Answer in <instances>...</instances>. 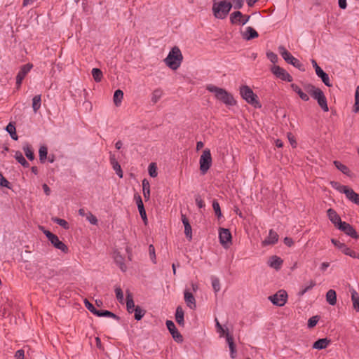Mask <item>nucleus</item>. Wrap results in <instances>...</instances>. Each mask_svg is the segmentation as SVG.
<instances>
[{
    "mask_svg": "<svg viewBox=\"0 0 359 359\" xmlns=\"http://www.w3.org/2000/svg\"><path fill=\"white\" fill-rule=\"evenodd\" d=\"M184 302L187 304V306L191 309H195L196 308V302L193 294L189 291V290L186 289L184 291Z\"/></svg>",
    "mask_w": 359,
    "mask_h": 359,
    "instance_id": "nucleus-16",
    "label": "nucleus"
},
{
    "mask_svg": "<svg viewBox=\"0 0 359 359\" xmlns=\"http://www.w3.org/2000/svg\"><path fill=\"white\" fill-rule=\"evenodd\" d=\"M175 320L176 322L181 326H184V311L181 306H177L175 313Z\"/></svg>",
    "mask_w": 359,
    "mask_h": 359,
    "instance_id": "nucleus-32",
    "label": "nucleus"
},
{
    "mask_svg": "<svg viewBox=\"0 0 359 359\" xmlns=\"http://www.w3.org/2000/svg\"><path fill=\"white\" fill-rule=\"evenodd\" d=\"M182 222L184 226V234L186 237L191 241L192 239V229L189 219L185 215L182 214Z\"/></svg>",
    "mask_w": 359,
    "mask_h": 359,
    "instance_id": "nucleus-21",
    "label": "nucleus"
},
{
    "mask_svg": "<svg viewBox=\"0 0 359 359\" xmlns=\"http://www.w3.org/2000/svg\"><path fill=\"white\" fill-rule=\"evenodd\" d=\"M148 170L149 174L151 177H156L157 176V167L154 163L149 164Z\"/></svg>",
    "mask_w": 359,
    "mask_h": 359,
    "instance_id": "nucleus-49",
    "label": "nucleus"
},
{
    "mask_svg": "<svg viewBox=\"0 0 359 359\" xmlns=\"http://www.w3.org/2000/svg\"><path fill=\"white\" fill-rule=\"evenodd\" d=\"M165 324H166L168 330H169V332L171 334L174 340L177 342H182L183 337L178 332L177 329L175 327V323L172 320H166Z\"/></svg>",
    "mask_w": 359,
    "mask_h": 359,
    "instance_id": "nucleus-13",
    "label": "nucleus"
},
{
    "mask_svg": "<svg viewBox=\"0 0 359 359\" xmlns=\"http://www.w3.org/2000/svg\"><path fill=\"white\" fill-rule=\"evenodd\" d=\"M278 235L273 229H270L269 236L262 242V245L265 247L270 245L276 244L278 241Z\"/></svg>",
    "mask_w": 359,
    "mask_h": 359,
    "instance_id": "nucleus-17",
    "label": "nucleus"
},
{
    "mask_svg": "<svg viewBox=\"0 0 359 359\" xmlns=\"http://www.w3.org/2000/svg\"><path fill=\"white\" fill-rule=\"evenodd\" d=\"M142 191L143 196L146 201H148L150 197V185L147 180H142Z\"/></svg>",
    "mask_w": 359,
    "mask_h": 359,
    "instance_id": "nucleus-34",
    "label": "nucleus"
},
{
    "mask_svg": "<svg viewBox=\"0 0 359 359\" xmlns=\"http://www.w3.org/2000/svg\"><path fill=\"white\" fill-rule=\"evenodd\" d=\"M304 90L311 95V96L318 102V105L324 111H328L327 99L323 90L316 88L313 84L306 83L304 86Z\"/></svg>",
    "mask_w": 359,
    "mask_h": 359,
    "instance_id": "nucleus-1",
    "label": "nucleus"
},
{
    "mask_svg": "<svg viewBox=\"0 0 359 359\" xmlns=\"http://www.w3.org/2000/svg\"><path fill=\"white\" fill-rule=\"evenodd\" d=\"M33 65L30 63L26 64L21 67L20 71L18 72L16 76V85L18 88H20L23 79L28 74V72L32 69Z\"/></svg>",
    "mask_w": 359,
    "mask_h": 359,
    "instance_id": "nucleus-14",
    "label": "nucleus"
},
{
    "mask_svg": "<svg viewBox=\"0 0 359 359\" xmlns=\"http://www.w3.org/2000/svg\"><path fill=\"white\" fill-rule=\"evenodd\" d=\"M84 304L86 307L94 315H96L97 313V309L90 303L86 299L84 300Z\"/></svg>",
    "mask_w": 359,
    "mask_h": 359,
    "instance_id": "nucleus-52",
    "label": "nucleus"
},
{
    "mask_svg": "<svg viewBox=\"0 0 359 359\" xmlns=\"http://www.w3.org/2000/svg\"><path fill=\"white\" fill-rule=\"evenodd\" d=\"M135 199L136 201V203L137 205V208L140 212V215L144 222L146 223L147 220L146 211L144 210V204L142 200V198L140 195H135Z\"/></svg>",
    "mask_w": 359,
    "mask_h": 359,
    "instance_id": "nucleus-19",
    "label": "nucleus"
},
{
    "mask_svg": "<svg viewBox=\"0 0 359 359\" xmlns=\"http://www.w3.org/2000/svg\"><path fill=\"white\" fill-rule=\"evenodd\" d=\"M250 15H243V17L239 19V22L238 25H245L250 20Z\"/></svg>",
    "mask_w": 359,
    "mask_h": 359,
    "instance_id": "nucleus-58",
    "label": "nucleus"
},
{
    "mask_svg": "<svg viewBox=\"0 0 359 359\" xmlns=\"http://www.w3.org/2000/svg\"><path fill=\"white\" fill-rule=\"evenodd\" d=\"M39 160L41 163H43L47 158L48 148L46 146H41L39 148Z\"/></svg>",
    "mask_w": 359,
    "mask_h": 359,
    "instance_id": "nucleus-44",
    "label": "nucleus"
},
{
    "mask_svg": "<svg viewBox=\"0 0 359 359\" xmlns=\"http://www.w3.org/2000/svg\"><path fill=\"white\" fill-rule=\"evenodd\" d=\"M226 339L230 349L231 358H235L236 356V345L233 342V337L228 332L226 334Z\"/></svg>",
    "mask_w": 359,
    "mask_h": 359,
    "instance_id": "nucleus-23",
    "label": "nucleus"
},
{
    "mask_svg": "<svg viewBox=\"0 0 359 359\" xmlns=\"http://www.w3.org/2000/svg\"><path fill=\"white\" fill-rule=\"evenodd\" d=\"M312 65L315 69L316 74L320 77L324 84L328 87L332 86V83L330 82V77L327 73H325L317 64L315 60H311Z\"/></svg>",
    "mask_w": 359,
    "mask_h": 359,
    "instance_id": "nucleus-11",
    "label": "nucleus"
},
{
    "mask_svg": "<svg viewBox=\"0 0 359 359\" xmlns=\"http://www.w3.org/2000/svg\"><path fill=\"white\" fill-rule=\"evenodd\" d=\"M346 197L352 203L359 205V194L355 193L352 189L345 190Z\"/></svg>",
    "mask_w": 359,
    "mask_h": 359,
    "instance_id": "nucleus-24",
    "label": "nucleus"
},
{
    "mask_svg": "<svg viewBox=\"0 0 359 359\" xmlns=\"http://www.w3.org/2000/svg\"><path fill=\"white\" fill-rule=\"evenodd\" d=\"M326 300L329 304L334 306L337 303V294L335 290L330 289L326 293Z\"/></svg>",
    "mask_w": 359,
    "mask_h": 359,
    "instance_id": "nucleus-30",
    "label": "nucleus"
},
{
    "mask_svg": "<svg viewBox=\"0 0 359 359\" xmlns=\"http://www.w3.org/2000/svg\"><path fill=\"white\" fill-rule=\"evenodd\" d=\"M25 351L22 349L18 350L15 354V359H24Z\"/></svg>",
    "mask_w": 359,
    "mask_h": 359,
    "instance_id": "nucleus-59",
    "label": "nucleus"
},
{
    "mask_svg": "<svg viewBox=\"0 0 359 359\" xmlns=\"http://www.w3.org/2000/svg\"><path fill=\"white\" fill-rule=\"evenodd\" d=\"M110 163L112 165L113 169L116 172V175L120 177H123V171L121 165L114 156L110 157Z\"/></svg>",
    "mask_w": 359,
    "mask_h": 359,
    "instance_id": "nucleus-29",
    "label": "nucleus"
},
{
    "mask_svg": "<svg viewBox=\"0 0 359 359\" xmlns=\"http://www.w3.org/2000/svg\"><path fill=\"white\" fill-rule=\"evenodd\" d=\"M195 202L199 208H203L205 207V203L199 194L195 195Z\"/></svg>",
    "mask_w": 359,
    "mask_h": 359,
    "instance_id": "nucleus-55",
    "label": "nucleus"
},
{
    "mask_svg": "<svg viewBox=\"0 0 359 359\" xmlns=\"http://www.w3.org/2000/svg\"><path fill=\"white\" fill-rule=\"evenodd\" d=\"M348 256H350L352 258L358 259H359V253L355 252V251L351 250Z\"/></svg>",
    "mask_w": 359,
    "mask_h": 359,
    "instance_id": "nucleus-63",
    "label": "nucleus"
},
{
    "mask_svg": "<svg viewBox=\"0 0 359 359\" xmlns=\"http://www.w3.org/2000/svg\"><path fill=\"white\" fill-rule=\"evenodd\" d=\"M22 149L27 158L30 161H33L34 159V154L29 144L27 142L25 143Z\"/></svg>",
    "mask_w": 359,
    "mask_h": 359,
    "instance_id": "nucleus-35",
    "label": "nucleus"
},
{
    "mask_svg": "<svg viewBox=\"0 0 359 359\" xmlns=\"http://www.w3.org/2000/svg\"><path fill=\"white\" fill-rule=\"evenodd\" d=\"M259 34L252 27H248L245 31L242 33V37L246 41L252 40L255 38L258 37Z\"/></svg>",
    "mask_w": 359,
    "mask_h": 359,
    "instance_id": "nucleus-20",
    "label": "nucleus"
},
{
    "mask_svg": "<svg viewBox=\"0 0 359 359\" xmlns=\"http://www.w3.org/2000/svg\"><path fill=\"white\" fill-rule=\"evenodd\" d=\"M266 56L268 59L273 64L276 63L278 62V55L274 53L273 52H267Z\"/></svg>",
    "mask_w": 359,
    "mask_h": 359,
    "instance_id": "nucleus-54",
    "label": "nucleus"
},
{
    "mask_svg": "<svg viewBox=\"0 0 359 359\" xmlns=\"http://www.w3.org/2000/svg\"><path fill=\"white\" fill-rule=\"evenodd\" d=\"M337 229L353 238L357 239L359 237L355 229L351 224L346 222H342V223H339V226Z\"/></svg>",
    "mask_w": 359,
    "mask_h": 359,
    "instance_id": "nucleus-12",
    "label": "nucleus"
},
{
    "mask_svg": "<svg viewBox=\"0 0 359 359\" xmlns=\"http://www.w3.org/2000/svg\"><path fill=\"white\" fill-rule=\"evenodd\" d=\"M240 93L243 100L255 108H261L262 104L258 100V96L248 86H243L240 88Z\"/></svg>",
    "mask_w": 359,
    "mask_h": 359,
    "instance_id": "nucleus-5",
    "label": "nucleus"
},
{
    "mask_svg": "<svg viewBox=\"0 0 359 359\" xmlns=\"http://www.w3.org/2000/svg\"><path fill=\"white\" fill-rule=\"evenodd\" d=\"M330 341H331L327 338L319 339L313 343V348L318 350L324 349L330 344Z\"/></svg>",
    "mask_w": 359,
    "mask_h": 359,
    "instance_id": "nucleus-25",
    "label": "nucleus"
},
{
    "mask_svg": "<svg viewBox=\"0 0 359 359\" xmlns=\"http://www.w3.org/2000/svg\"><path fill=\"white\" fill-rule=\"evenodd\" d=\"M271 72L277 78H278L283 81H288V82H291L292 81V77L290 76V74L288 72H287L286 70H285L283 68L280 67V66L273 65L271 68Z\"/></svg>",
    "mask_w": 359,
    "mask_h": 359,
    "instance_id": "nucleus-10",
    "label": "nucleus"
},
{
    "mask_svg": "<svg viewBox=\"0 0 359 359\" xmlns=\"http://www.w3.org/2000/svg\"><path fill=\"white\" fill-rule=\"evenodd\" d=\"M53 221L55 223H56L57 224L63 227L65 229H68L69 228V225L68 222L63 219L55 217V218L53 219Z\"/></svg>",
    "mask_w": 359,
    "mask_h": 359,
    "instance_id": "nucleus-47",
    "label": "nucleus"
},
{
    "mask_svg": "<svg viewBox=\"0 0 359 359\" xmlns=\"http://www.w3.org/2000/svg\"><path fill=\"white\" fill-rule=\"evenodd\" d=\"M199 163L201 173L203 175L205 174L212 165V156L209 149H205L203 151L200 157Z\"/></svg>",
    "mask_w": 359,
    "mask_h": 359,
    "instance_id": "nucleus-7",
    "label": "nucleus"
},
{
    "mask_svg": "<svg viewBox=\"0 0 359 359\" xmlns=\"http://www.w3.org/2000/svg\"><path fill=\"white\" fill-rule=\"evenodd\" d=\"M126 308L128 312L130 313H133L136 308L133 299V295L129 291H127L126 294Z\"/></svg>",
    "mask_w": 359,
    "mask_h": 359,
    "instance_id": "nucleus-27",
    "label": "nucleus"
},
{
    "mask_svg": "<svg viewBox=\"0 0 359 359\" xmlns=\"http://www.w3.org/2000/svg\"><path fill=\"white\" fill-rule=\"evenodd\" d=\"M331 185L334 189H337L340 193H343L344 194L346 192L345 190H348L349 188L347 186L341 185L339 182H331Z\"/></svg>",
    "mask_w": 359,
    "mask_h": 359,
    "instance_id": "nucleus-45",
    "label": "nucleus"
},
{
    "mask_svg": "<svg viewBox=\"0 0 359 359\" xmlns=\"http://www.w3.org/2000/svg\"><path fill=\"white\" fill-rule=\"evenodd\" d=\"M95 316L98 317L112 318L117 320H119L120 319V318L118 316L107 310H98Z\"/></svg>",
    "mask_w": 359,
    "mask_h": 359,
    "instance_id": "nucleus-33",
    "label": "nucleus"
},
{
    "mask_svg": "<svg viewBox=\"0 0 359 359\" xmlns=\"http://www.w3.org/2000/svg\"><path fill=\"white\" fill-rule=\"evenodd\" d=\"M334 165L339 170H340L344 175L349 177L351 175V172L349 170V168L346 165L342 164L341 162L338 161H334Z\"/></svg>",
    "mask_w": 359,
    "mask_h": 359,
    "instance_id": "nucleus-31",
    "label": "nucleus"
},
{
    "mask_svg": "<svg viewBox=\"0 0 359 359\" xmlns=\"http://www.w3.org/2000/svg\"><path fill=\"white\" fill-rule=\"evenodd\" d=\"M206 89L209 92L214 93L215 97L225 104L233 106L236 104V101L233 96L226 90L212 84L208 85Z\"/></svg>",
    "mask_w": 359,
    "mask_h": 359,
    "instance_id": "nucleus-2",
    "label": "nucleus"
},
{
    "mask_svg": "<svg viewBox=\"0 0 359 359\" xmlns=\"http://www.w3.org/2000/svg\"><path fill=\"white\" fill-rule=\"evenodd\" d=\"M182 59L181 50L178 47L175 46L169 52L164 61L168 67L175 70L180 66Z\"/></svg>",
    "mask_w": 359,
    "mask_h": 359,
    "instance_id": "nucleus-3",
    "label": "nucleus"
},
{
    "mask_svg": "<svg viewBox=\"0 0 359 359\" xmlns=\"http://www.w3.org/2000/svg\"><path fill=\"white\" fill-rule=\"evenodd\" d=\"M115 293H116V299H118V301L120 303H123V300H124L123 293L120 287H116L115 288Z\"/></svg>",
    "mask_w": 359,
    "mask_h": 359,
    "instance_id": "nucleus-51",
    "label": "nucleus"
},
{
    "mask_svg": "<svg viewBox=\"0 0 359 359\" xmlns=\"http://www.w3.org/2000/svg\"><path fill=\"white\" fill-rule=\"evenodd\" d=\"M327 217L334 224V226L338 228L339 226V223H342V221L339 217V215L337 213V212L330 208L327 211Z\"/></svg>",
    "mask_w": 359,
    "mask_h": 359,
    "instance_id": "nucleus-18",
    "label": "nucleus"
},
{
    "mask_svg": "<svg viewBox=\"0 0 359 359\" xmlns=\"http://www.w3.org/2000/svg\"><path fill=\"white\" fill-rule=\"evenodd\" d=\"M284 243L288 246V247H291L294 242H293V240L291 238H289V237H285L284 238Z\"/></svg>",
    "mask_w": 359,
    "mask_h": 359,
    "instance_id": "nucleus-61",
    "label": "nucleus"
},
{
    "mask_svg": "<svg viewBox=\"0 0 359 359\" xmlns=\"http://www.w3.org/2000/svg\"><path fill=\"white\" fill-rule=\"evenodd\" d=\"M243 17V13L241 11H235L233 12L230 15V21L233 25H238L239 22V19Z\"/></svg>",
    "mask_w": 359,
    "mask_h": 359,
    "instance_id": "nucleus-40",
    "label": "nucleus"
},
{
    "mask_svg": "<svg viewBox=\"0 0 359 359\" xmlns=\"http://www.w3.org/2000/svg\"><path fill=\"white\" fill-rule=\"evenodd\" d=\"M133 312H135V319L137 320H140L146 313V311L138 306H136Z\"/></svg>",
    "mask_w": 359,
    "mask_h": 359,
    "instance_id": "nucleus-46",
    "label": "nucleus"
},
{
    "mask_svg": "<svg viewBox=\"0 0 359 359\" xmlns=\"http://www.w3.org/2000/svg\"><path fill=\"white\" fill-rule=\"evenodd\" d=\"M43 233L55 248L61 250L64 253L68 252V247L63 242L60 241L57 236L48 230L44 231Z\"/></svg>",
    "mask_w": 359,
    "mask_h": 359,
    "instance_id": "nucleus-8",
    "label": "nucleus"
},
{
    "mask_svg": "<svg viewBox=\"0 0 359 359\" xmlns=\"http://www.w3.org/2000/svg\"><path fill=\"white\" fill-rule=\"evenodd\" d=\"M6 130L10 134V135L13 140H18V137L16 134V128H15V126L14 124H13L12 123H9L7 125Z\"/></svg>",
    "mask_w": 359,
    "mask_h": 359,
    "instance_id": "nucleus-39",
    "label": "nucleus"
},
{
    "mask_svg": "<svg viewBox=\"0 0 359 359\" xmlns=\"http://www.w3.org/2000/svg\"><path fill=\"white\" fill-rule=\"evenodd\" d=\"M41 105V95H36L32 99V109L33 111L36 113L40 109Z\"/></svg>",
    "mask_w": 359,
    "mask_h": 359,
    "instance_id": "nucleus-37",
    "label": "nucleus"
},
{
    "mask_svg": "<svg viewBox=\"0 0 359 359\" xmlns=\"http://www.w3.org/2000/svg\"><path fill=\"white\" fill-rule=\"evenodd\" d=\"M0 186L10 189V182L0 173Z\"/></svg>",
    "mask_w": 359,
    "mask_h": 359,
    "instance_id": "nucleus-56",
    "label": "nucleus"
},
{
    "mask_svg": "<svg viewBox=\"0 0 359 359\" xmlns=\"http://www.w3.org/2000/svg\"><path fill=\"white\" fill-rule=\"evenodd\" d=\"M114 259L116 264L119 266L122 271H126V266L124 263V258L118 252H114Z\"/></svg>",
    "mask_w": 359,
    "mask_h": 359,
    "instance_id": "nucleus-26",
    "label": "nucleus"
},
{
    "mask_svg": "<svg viewBox=\"0 0 359 359\" xmlns=\"http://www.w3.org/2000/svg\"><path fill=\"white\" fill-rule=\"evenodd\" d=\"M87 219L88 222L92 224H97V217L93 215L92 213H89V215L87 216Z\"/></svg>",
    "mask_w": 359,
    "mask_h": 359,
    "instance_id": "nucleus-57",
    "label": "nucleus"
},
{
    "mask_svg": "<svg viewBox=\"0 0 359 359\" xmlns=\"http://www.w3.org/2000/svg\"><path fill=\"white\" fill-rule=\"evenodd\" d=\"M14 157L16 161L23 167L28 168L29 166V163L26 161L22 154L20 151H15Z\"/></svg>",
    "mask_w": 359,
    "mask_h": 359,
    "instance_id": "nucleus-36",
    "label": "nucleus"
},
{
    "mask_svg": "<svg viewBox=\"0 0 359 359\" xmlns=\"http://www.w3.org/2000/svg\"><path fill=\"white\" fill-rule=\"evenodd\" d=\"M92 76L96 82H100L103 76L102 72L98 68H93Z\"/></svg>",
    "mask_w": 359,
    "mask_h": 359,
    "instance_id": "nucleus-43",
    "label": "nucleus"
},
{
    "mask_svg": "<svg viewBox=\"0 0 359 359\" xmlns=\"http://www.w3.org/2000/svg\"><path fill=\"white\" fill-rule=\"evenodd\" d=\"M278 50L284 60L297 68L301 71H304L303 64L296 57H294L288 50H287L283 46H279Z\"/></svg>",
    "mask_w": 359,
    "mask_h": 359,
    "instance_id": "nucleus-6",
    "label": "nucleus"
},
{
    "mask_svg": "<svg viewBox=\"0 0 359 359\" xmlns=\"http://www.w3.org/2000/svg\"><path fill=\"white\" fill-rule=\"evenodd\" d=\"M351 249L348 248L346 244H344L341 248V251L346 255L348 254Z\"/></svg>",
    "mask_w": 359,
    "mask_h": 359,
    "instance_id": "nucleus-62",
    "label": "nucleus"
},
{
    "mask_svg": "<svg viewBox=\"0 0 359 359\" xmlns=\"http://www.w3.org/2000/svg\"><path fill=\"white\" fill-rule=\"evenodd\" d=\"M163 90L160 88H157L154 90L151 95V102L155 104L162 97Z\"/></svg>",
    "mask_w": 359,
    "mask_h": 359,
    "instance_id": "nucleus-42",
    "label": "nucleus"
},
{
    "mask_svg": "<svg viewBox=\"0 0 359 359\" xmlns=\"http://www.w3.org/2000/svg\"><path fill=\"white\" fill-rule=\"evenodd\" d=\"M331 242L337 248H339V250H341V247L343 246V245L344 243H341L340 241H339L337 239H334V238H332L331 239Z\"/></svg>",
    "mask_w": 359,
    "mask_h": 359,
    "instance_id": "nucleus-60",
    "label": "nucleus"
},
{
    "mask_svg": "<svg viewBox=\"0 0 359 359\" xmlns=\"http://www.w3.org/2000/svg\"><path fill=\"white\" fill-rule=\"evenodd\" d=\"M212 286L215 292H217L220 290V282L218 278L212 276Z\"/></svg>",
    "mask_w": 359,
    "mask_h": 359,
    "instance_id": "nucleus-48",
    "label": "nucleus"
},
{
    "mask_svg": "<svg viewBox=\"0 0 359 359\" xmlns=\"http://www.w3.org/2000/svg\"><path fill=\"white\" fill-rule=\"evenodd\" d=\"M123 97V92L118 89L114 92L113 100L116 106H119L122 102Z\"/></svg>",
    "mask_w": 359,
    "mask_h": 359,
    "instance_id": "nucleus-38",
    "label": "nucleus"
},
{
    "mask_svg": "<svg viewBox=\"0 0 359 359\" xmlns=\"http://www.w3.org/2000/svg\"><path fill=\"white\" fill-rule=\"evenodd\" d=\"M353 111L354 113H357L359 111V100H358V99L355 100V104L353 106Z\"/></svg>",
    "mask_w": 359,
    "mask_h": 359,
    "instance_id": "nucleus-64",
    "label": "nucleus"
},
{
    "mask_svg": "<svg viewBox=\"0 0 359 359\" xmlns=\"http://www.w3.org/2000/svg\"><path fill=\"white\" fill-rule=\"evenodd\" d=\"M269 299L273 304L278 306H283L287 302V294L285 290H280L275 294L269 296Z\"/></svg>",
    "mask_w": 359,
    "mask_h": 359,
    "instance_id": "nucleus-9",
    "label": "nucleus"
},
{
    "mask_svg": "<svg viewBox=\"0 0 359 359\" xmlns=\"http://www.w3.org/2000/svg\"><path fill=\"white\" fill-rule=\"evenodd\" d=\"M212 208L215 212V215L217 216V217H220L222 216V212H221L219 204L217 200H214L212 201Z\"/></svg>",
    "mask_w": 359,
    "mask_h": 359,
    "instance_id": "nucleus-50",
    "label": "nucleus"
},
{
    "mask_svg": "<svg viewBox=\"0 0 359 359\" xmlns=\"http://www.w3.org/2000/svg\"><path fill=\"white\" fill-rule=\"evenodd\" d=\"M319 318L318 316L310 318L308 320V327L312 328L316 325Z\"/></svg>",
    "mask_w": 359,
    "mask_h": 359,
    "instance_id": "nucleus-53",
    "label": "nucleus"
},
{
    "mask_svg": "<svg viewBox=\"0 0 359 359\" xmlns=\"http://www.w3.org/2000/svg\"><path fill=\"white\" fill-rule=\"evenodd\" d=\"M231 234L228 229L220 228L219 230V238L220 243L226 247L229 243L231 241Z\"/></svg>",
    "mask_w": 359,
    "mask_h": 359,
    "instance_id": "nucleus-15",
    "label": "nucleus"
},
{
    "mask_svg": "<svg viewBox=\"0 0 359 359\" xmlns=\"http://www.w3.org/2000/svg\"><path fill=\"white\" fill-rule=\"evenodd\" d=\"M232 8L231 2L225 0L219 2L214 1L212 5V12L214 16L218 19H224Z\"/></svg>",
    "mask_w": 359,
    "mask_h": 359,
    "instance_id": "nucleus-4",
    "label": "nucleus"
},
{
    "mask_svg": "<svg viewBox=\"0 0 359 359\" xmlns=\"http://www.w3.org/2000/svg\"><path fill=\"white\" fill-rule=\"evenodd\" d=\"M316 281L313 280H310L309 284L308 285L302 287V289L298 292V296H303L306 292H307L309 290H311L314 286H316Z\"/></svg>",
    "mask_w": 359,
    "mask_h": 359,
    "instance_id": "nucleus-41",
    "label": "nucleus"
},
{
    "mask_svg": "<svg viewBox=\"0 0 359 359\" xmlns=\"http://www.w3.org/2000/svg\"><path fill=\"white\" fill-rule=\"evenodd\" d=\"M283 259L278 256H272L269 258L268 264L270 267L278 270L283 264Z\"/></svg>",
    "mask_w": 359,
    "mask_h": 359,
    "instance_id": "nucleus-22",
    "label": "nucleus"
},
{
    "mask_svg": "<svg viewBox=\"0 0 359 359\" xmlns=\"http://www.w3.org/2000/svg\"><path fill=\"white\" fill-rule=\"evenodd\" d=\"M291 88L292 89L293 91H294L297 94H298V95L302 100H304V101L309 100V95L306 93H304L302 90V89L297 84L292 83Z\"/></svg>",
    "mask_w": 359,
    "mask_h": 359,
    "instance_id": "nucleus-28",
    "label": "nucleus"
}]
</instances>
